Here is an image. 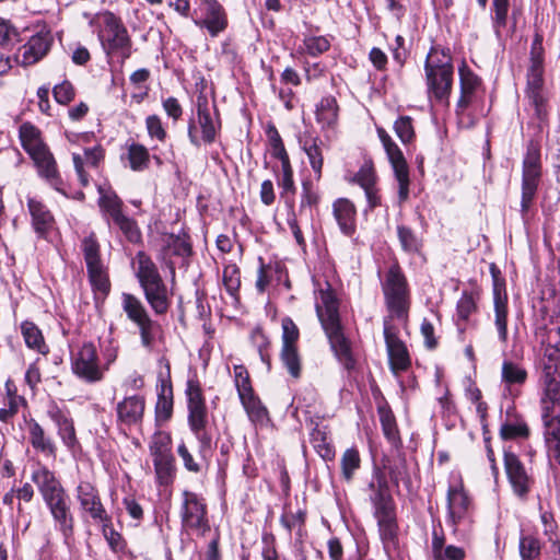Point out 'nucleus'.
Wrapping results in <instances>:
<instances>
[{
	"label": "nucleus",
	"instance_id": "obj_58",
	"mask_svg": "<svg viewBox=\"0 0 560 560\" xmlns=\"http://www.w3.org/2000/svg\"><path fill=\"white\" fill-rule=\"evenodd\" d=\"M282 348L296 347L299 340V328L290 317L282 318Z\"/></svg>",
	"mask_w": 560,
	"mask_h": 560
},
{
	"label": "nucleus",
	"instance_id": "obj_31",
	"mask_svg": "<svg viewBox=\"0 0 560 560\" xmlns=\"http://www.w3.org/2000/svg\"><path fill=\"white\" fill-rule=\"evenodd\" d=\"M27 206L36 233L44 235L52 228L54 217L51 212L40 200H37L36 198H30Z\"/></svg>",
	"mask_w": 560,
	"mask_h": 560
},
{
	"label": "nucleus",
	"instance_id": "obj_3",
	"mask_svg": "<svg viewBox=\"0 0 560 560\" xmlns=\"http://www.w3.org/2000/svg\"><path fill=\"white\" fill-rule=\"evenodd\" d=\"M186 395L189 428L199 442V456L206 460L211 455L212 436L207 431L208 411L198 381L188 380Z\"/></svg>",
	"mask_w": 560,
	"mask_h": 560
},
{
	"label": "nucleus",
	"instance_id": "obj_48",
	"mask_svg": "<svg viewBox=\"0 0 560 560\" xmlns=\"http://www.w3.org/2000/svg\"><path fill=\"white\" fill-rule=\"evenodd\" d=\"M377 520L380 534L383 540H393L396 536V523L393 509L383 512H374Z\"/></svg>",
	"mask_w": 560,
	"mask_h": 560
},
{
	"label": "nucleus",
	"instance_id": "obj_7",
	"mask_svg": "<svg viewBox=\"0 0 560 560\" xmlns=\"http://www.w3.org/2000/svg\"><path fill=\"white\" fill-rule=\"evenodd\" d=\"M104 24L102 45L107 55H117L122 62L131 56V38L120 18L106 11L101 14Z\"/></svg>",
	"mask_w": 560,
	"mask_h": 560
},
{
	"label": "nucleus",
	"instance_id": "obj_33",
	"mask_svg": "<svg viewBox=\"0 0 560 560\" xmlns=\"http://www.w3.org/2000/svg\"><path fill=\"white\" fill-rule=\"evenodd\" d=\"M21 334L27 348L43 355L49 353V346L46 343L42 330L33 322H23Z\"/></svg>",
	"mask_w": 560,
	"mask_h": 560
},
{
	"label": "nucleus",
	"instance_id": "obj_61",
	"mask_svg": "<svg viewBox=\"0 0 560 560\" xmlns=\"http://www.w3.org/2000/svg\"><path fill=\"white\" fill-rule=\"evenodd\" d=\"M145 127L150 138H155L161 142L165 141L167 133L162 119L158 115H149L145 118Z\"/></svg>",
	"mask_w": 560,
	"mask_h": 560
},
{
	"label": "nucleus",
	"instance_id": "obj_41",
	"mask_svg": "<svg viewBox=\"0 0 560 560\" xmlns=\"http://www.w3.org/2000/svg\"><path fill=\"white\" fill-rule=\"evenodd\" d=\"M323 145V141L318 138L305 141L303 145L311 167L316 174L317 179H319L322 176V168L324 164Z\"/></svg>",
	"mask_w": 560,
	"mask_h": 560
},
{
	"label": "nucleus",
	"instance_id": "obj_1",
	"mask_svg": "<svg viewBox=\"0 0 560 560\" xmlns=\"http://www.w3.org/2000/svg\"><path fill=\"white\" fill-rule=\"evenodd\" d=\"M326 289H319L316 293L315 308L317 317L326 332L330 347L337 359L348 370L354 366L349 340L345 337L339 317L338 300L326 283Z\"/></svg>",
	"mask_w": 560,
	"mask_h": 560
},
{
	"label": "nucleus",
	"instance_id": "obj_45",
	"mask_svg": "<svg viewBox=\"0 0 560 560\" xmlns=\"http://www.w3.org/2000/svg\"><path fill=\"white\" fill-rule=\"evenodd\" d=\"M351 184L359 185L362 189L377 184V176L371 161H365L351 177L347 178Z\"/></svg>",
	"mask_w": 560,
	"mask_h": 560
},
{
	"label": "nucleus",
	"instance_id": "obj_49",
	"mask_svg": "<svg viewBox=\"0 0 560 560\" xmlns=\"http://www.w3.org/2000/svg\"><path fill=\"white\" fill-rule=\"evenodd\" d=\"M397 235L400 245L406 253L416 254L420 252L422 242L410 228L398 225Z\"/></svg>",
	"mask_w": 560,
	"mask_h": 560
},
{
	"label": "nucleus",
	"instance_id": "obj_35",
	"mask_svg": "<svg viewBox=\"0 0 560 560\" xmlns=\"http://www.w3.org/2000/svg\"><path fill=\"white\" fill-rule=\"evenodd\" d=\"M32 480L37 486L43 499L62 488L55 474L45 466H38L33 471Z\"/></svg>",
	"mask_w": 560,
	"mask_h": 560
},
{
	"label": "nucleus",
	"instance_id": "obj_5",
	"mask_svg": "<svg viewBox=\"0 0 560 560\" xmlns=\"http://www.w3.org/2000/svg\"><path fill=\"white\" fill-rule=\"evenodd\" d=\"M382 290L388 311L400 318L407 315L409 308V288L401 268L395 264L390 266L382 281Z\"/></svg>",
	"mask_w": 560,
	"mask_h": 560
},
{
	"label": "nucleus",
	"instance_id": "obj_10",
	"mask_svg": "<svg viewBox=\"0 0 560 560\" xmlns=\"http://www.w3.org/2000/svg\"><path fill=\"white\" fill-rule=\"evenodd\" d=\"M182 526L185 530H191L205 536L210 530L207 516V505L201 498L190 491L183 492L180 509Z\"/></svg>",
	"mask_w": 560,
	"mask_h": 560
},
{
	"label": "nucleus",
	"instance_id": "obj_28",
	"mask_svg": "<svg viewBox=\"0 0 560 560\" xmlns=\"http://www.w3.org/2000/svg\"><path fill=\"white\" fill-rule=\"evenodd\" d=\"M30 443L36 452L40 453L46 458L56 459V443L36 421L30 423Z\"/></svg>",
	"mask_w": 560,
	"mask_h": 560
},
{
	"label": "nucleus",
	"instance_id": "obj_40",
	"mask_svg": "<svg viewBox=\"0 0 560 560\" xmlns=\"http://www.w3.org/2000/svg\"><path fill=\"white\" fill-rule=\"evenodd\" d=\"M544 65L540 52H532L530 67L527 73V88L526 91H542L544 89Z\"/></svg>",
	"mask_w": 560,
	"mask_h": 560
},
{
	"label": "nucleus",
	"instance_id": "obj_15",
	"mask_svg": "<svg viewBox=\"0 0 560 560\" xmlns=\"http://www.w3.org/2000/svg\"><path fill=\"white\" fill-rule=\"evenodd\" d=\"M504 468L513 493L525 501L534 486V478L520 458L512 452L504 453Z\"/></svg>",
	"mask_w": 560,
	"mask_h": 560
},
{
	"label": "nucleus",
	"instance_id": "obj_64",
	"mask_svg": "<svg viewBox=\"0 0 560 560\" xmlns=\"http://www.w3.org/2000/svg\"><path fill=\"white\" fill-rule=\"evenodd\" d=\"M381 424L385 436L393 443L399 440L395 417L389 411L381 412Z\"/></svg>",
	"mask_w": 560,
	"mask_h": 560
},
{
	"label": "nucleus",
	"instance_id": "obj_43",
	"mask_svg": "<svg viewBox=\"0 0 560 560\" xmlns=\"http://www.w3.org/2000/svg\"><path fill=\"white\" fill-rule=\"evenodd\" d=\"M528 435V425L522 418L508 419L501 424L500 436L503 440L526 439Z\"/></svg>",
	"mask_w": 560,
	"mask_h": 560
},
{
	"label": "nucleus",
	"instance_id": "obj_16",
	"mask_svg": "<svg viewBox=\"0 0 560 560\" xmlns=\"http://www.w3.org/2000/svg\"><path fill=\"white\" fill-rule=\"evenodd\" d=\"M384 338L392 372L398 374L407 371L411 365L409 352L389 319H384Z\"/></svg>",
	"mask_w": 560,
	"mask_h": 560
},
{
	"label": "nucleus",
	"instance_id": "obj_11",
	"mask_svg": "<svg viewBox=\"0 0 560 560\" xmlns=\"http://www.w3.org/2000/svg\"><path fill=\"white\" fill-rule=\"evenodd\" d=\"M218 122L213 119L206 97H198L197 117L188 121V138L192 145L200 147L201 141L212 143L215 140Z\"/></svg>",
	"mask_w": 560,
	"mask_h": 560
},
{
	"label": "nucleus",
	"instance_id": "obj_4",
	"mask_svg": "<svg viewBox=\"0 0 560 560\" xmlns=\"http://www.w3.org/2000/svg\"><path fill=\"white\" fill-rule=\"evenodd\" d=\"M20 139L22 147L37 166L39 175L45 177L57 190H60L56 161L43 142L39 130L31 124H23L20 127Z\"/></svg>",
	"mask_w": 560,
	"mask_h": 560
},
{
	"label": "nucleus",
	"instance_id": "obj_37",
	"mask_svg": "<svg viewBox=\"0 0 560 560\" xmlns=\"http://www.w3.org/2000/svg\"><path fill=\"white\" fill-rule=\"evenodd\" d=\"M277 183L281 189V198L289 210H292L294 208L295 185L291 164L281 166V174L278 176Z\"/></svg>",
	"mask_w": 560,
	"mask_h": 560
},
{
	"label": "nucleus",
	"instance_id": "obj_20",
	"mask_svg": "<svg viewBox=\"0 0 560 560\" xmlns=\"http://www.w3.org/2000/svg\"><path fill=\"white\" fill-rule=\"evenodd\" d=\"M202 18L195 24L206 28L212 37L218 36L228 27V16L223 7L217 0H203L200 7Z\"/></svg>",
	"mask_w": 560,
	"mask_h": 560
},
{
	"label": "nucleus",
	"instance_id": "obj_19",
	"mask_svg": "<svg viewBox=\"0 0 560 560\" xmlns=\"http://www.w3.org/2000/svg\"><path fill=\"white\" fill-rule=\"evenodd\" d=\"M77 498L83 512L98 523L110 521V516L106 512L98 491L90 482H81L77 487Z\"/></svg>",
	"mask_w": 560,
	"mask_h": 560
},
{
	"label": "nucleus",
	"instance_id": "obj_13",
	"mask_svg": "<svg viewBox=\"0 0 560 560\" xmlns=\"http://www.w3.org/2000/svg\"><path fill=\"white\" fill-rule=\"evenodd\" d=\"M377 133L398 182L399 201H406L409 196V170L407 162L398 145L383 128H378Z\"/></svg>",
	"mask_w": 560,
	"mask_h": 560
},
{
	"label": "nucleus",
	"instance_id": "obj_26",
	"mask_svg": "<svg viewBox=\"0 0 560 560\" xmlns=\"http://www.w3.org/2000/svg\"><path fill=\"white\" fill-rule=\"evenodd\" d=\"M332 212L341 232L352 236L357 229V209L353 202L347 198H339L332 205Z\"/></svg>",
	"mask_w": 560,
	"mask_h": 560
},
{
	"label": "nucleus",
	"instance_id": "obj_21",
	"mask_svg": "<svg viewBox=\"0 0 560 560\" xmlns=\"http://www.w3.org/2000/svg\"><path fill=\"white\" fill-rule=\"evenodd\" d=\"M542 395L540 398L541 412L560 409V370L551 366L545 368L540 375Z\"/></svg>",
	"mask_w": 560,
	"mask_h": 560
},
{
	"label": "nucleus",
	"instance_id": "obj_9",
	"mask_svg": "<svg viewBox=\"0 0 560 560\" xmlns=\"http://www.w3.org/2000/svg\"><path fill=\"white\" fill-rule=\"evenodd\" d=\"M121 306L127 317L139 328L141 345L151 349L160 325L150 318L142 302L130 293L121 294Z\"/></svg>",
	"mask_w": 560,
	"mask_h": 560
},
{
	"label": "nucleus",
	"instance_id": "obj_6",
	"mask_svg": "<svg viewBox=\"0 0 560 560\" xmlns=\"http://www.w3.org/2000/svg\"><path fill=\"white\" fill-rule=\"evenodd\" d=\"M81 249L92 289L96 294L105 298L110 290V282L101 258V246L94 233L82 240Z\"/></svg>",
	"mask_w": 560,
	"mask_h": 560
},
{
	"label": "nucleus",
	"instance_id": "obj_52",
	"mask_svg": "<svg viewBox=\"0 0 560 560\" xmlns=\"http://www.w3.org/2000/svg\"><path fill=\"white\" fill-rule=\"evenodd\" d=\"M370 488L373 491L371 501L374 505V512H383L393 509L390 499L386 493V485L384 481H380L377 487L372 482L370 483Z\"/></svg>",
	"mask_w": 560,
	"mask_h": 560
},
{
	"label": "nucleus",
	"instance_id": "obj_23",
	"mask_svg": "<svg viewBox=\"0 0 560 560\" xmlns=\"http://www.w3.org/2000/svg\"><path fill=\"white\" fill-rule=\"evenodd\" d=\"M541 419L548 455L560 465V409L541 412Z\"/></svg>",
	"mask_w": 560,
	"mask_h": 560
},
{
	"label": "nucleus",
	"instance_id": "obj_59",
	"mask_svg": "<svg viewBox=\"0 0 560 560\" xmlns=\"http://www.w3.org/2000/svg\"><path fill=\"white\" fill-rule=\"evenodd\" d=\"M304 50L312 57H316L327 51L330 47L329 40L325 36H310L303 42Z\"/></svg>",
	"mask_w": 560,
	"mask_h": 560
},
{
	"label": "nucleus",
	"instance_id": "obj_8",
	"mask_svg": "<svg viewBox=\"0 0 560 560\" xmlns=\"http://www.w3.org/2000/svg\"><path fill=\"white\" fill-rule=\"evenodd\" d=\"M541 176L540 150L534 142L527 145L523 161L522 176V212H527L536 195L538 183Z\"/></svg>",
	"mask_w": 560,
	"mask_h": 560
},
{
	"label": "nucleus",
	"instance_id": "obj_39",
	"mask_svg": "<svg viewBox=\"0 0 560 560\" xmlns=\"http://www.w3.org/2000/svg\"><path fill=\"white\" fill-rule=\"evenodd\" d=\"M240 400L252 422L264 423L267 420L268 411L254 392L240 397Z\"/></svg>",
	"mask_w": 560,
	"mask_h": 560
},
{
	"label": "nucleus",
	"instance_id": "obj_14",
	"mask_svg": "<svg viewBox=\"0 0 560 560\" xmlns=\"http://www.w3.org/2000/svg\"><path fill=\"white\" fill-rule=\"evenodd\" d=\"M100 207L109 215L110 220L119 228L125 237L131 243L141 240V232L137 222L122 212V201L115 194L103 195L100 198Z\"/></svg>",
	"mask_w": 560,
	"mask_h": 560
},
{
	"label": "nucleus",
	"instance_id": "obj_25",
	"mask_svg": "<svg viewBox=\"0 0 560 560\" xmlns=\"http://www.w3.org/2000/svg\"><path fill=\"white\" fill-rule=\"evenodd\" d=\"M460 97L456 105L457 113H463L477 97L481 80L466 67L459 68Z\"/></svg>",
	"mask_w": 560,
	"mask_h": 560
},
{
	"label": "nucleus",
	"instance_id": "obj_62",
	"mask_svg": "<svg viewBox=\"0 0 560 560\" xmlns=\"http://www.w3.org/2000/svg\"><path fill=\"white\" fill-rule=\"evenodd\" d=\"M52 94L57 103L61 105H67L71 101H73L75 96V91L73 85L69 81H63L60 84L54 86Z\"/></svg>",
	"mask_w": 560,
	"mask_h": 560
},
{
	"label": "nucleus",
	"instance_id": "obj_42",
	"mask_svg": "<svg viewBox=\"0 0 560 560\" xmlns=\"http://www.w3.org/2000/svg\"><path fill=\"white\" fill-rule=\"evenodd\" d=\"M542 544L534 534H522L518 541V551L522 560H538Z\"/></svg>",
	"mask_w": 560,
	"mask_h": 560
},
{
	"label": "nucleus",
	"instance_id": "obj_29",
	"mask_svg": "<svg viewBox=\"0 0 560 560\" xmlns=\"http://www.w3.org/2000/svg\"><path fill=\"white\" fill-rule=\"evenodd\" d=\"M339 106L334 96H325L316 105V121L323 130L335 129L338 122Z\"/></svg>",
	"mask_w": 560,
	"mask_h": 560
},
{
	"label": "nucleus",
	"instance_id": "obj_12",
	"mask_svg": "<svg viewBox=\"0 0 560 560\" xmlns=\"http://www.w3.org/2000/svg\"><path fill=\"white\" fill-rule=\"evenodd\" d=\"M71 369L86 383H97L104 377L96 347L92 342L83 343L77 352L72 353Z\"/></svg>",
	"mask_w": 560,
	"mask_h": 560
},
{
	"label": "nucleus",
	"instance_id": "obj_22",
	"mask_svg": "<svg viewBox=\"0 0 560 560\" xmlns=\"http://www.w3.org/2000/svg\"><path fill=\"white\" fill-rule=\"evenodd\" d=\"M145 409V400L140 395L125 397L117 404V421L127 428L140 425Z\"/></svg>",
	"mask_w": 560,
	"mask_h": 560
},
{
	"label": "nucleus",
	"instance_id": "obj_27",
	"mask_svg": "<svg viewBox=\"0 0 560 560\" xmlns=\"http://www.w3.org/2000/svg\"><path fill=\"white\" fill-rule=\"evenodd\" d=\"M144 291L145 299L152 310L156 314L166 313L170 301L167 294V288L163 281V279L151 281L147 284L141 285Z\"/></svg>",
	"mask_w": 560,
	"mask_h": 560
},
{
	"label": "nucleus",
	"instance_id": "obj_51",
	"mask_svg": "<svg viewBox=\"0 0 560 560\" xmlns=\"http://www.w3.org/2000/svg\"><path fill=\"white\" fill-rule=\"evenodd\" d=\"M281 361L290 375L299 378L301 375V359L298 347H287L281 349Z\"/></svg>",
	"mask_w": 560,
	"mask_h": 560
},
{
	"label": "nucleus",
	"instance_id": "obj_38",
	"mask_svg": "<svg viewBox=\"0 0 560 560\" xmlns=\"http://www.w3.org/2000/svg\"><path fill=\"white\" fill-rule=\"evenodd\" d=\"M311 443L317 454L325 460H331L335 456L334 447L331 446L326 427L316 424L311 432Z\"/></svg>",
	"mask_w": 560,
	"mask_h": 560
},
{
	"label": "nucleus",
	"instance_id": "obj_24",
	"mask_svg": "<svg viewBox=\"0 0 560 560\" xmlns=\"http://www.w3.org/2000/svg\"><path fill=\"white\" fill-rule=\"evenodd\" d=\"M470 501L460 487H450L447 491L448 522L456 527L467 517Z\"/></svg>",
	"mask_w": 560,
	"mask_h": 560
},
{
	"label": "nucleus",
	"instance_id": "obj_63",
	"mask_svg": "<svg viewBox=\"0 0 560 560\" xmlns=\"http://www.w3.org/2000/svg\"><path fill=\"white\" fill-rule=\"evenodd\" d=\"M394 129H395L397 137L404 143H409L415 137V131H413L412 121H411L410 117L404 116V117H400L399 119H397L395 121Z\"/></svg>",
	"mask_w": 560,
	"mask_h": 560
},
{
	"label": "nucleus",
	"instance_id": "obj_54",
	"mask_svg": "<svg viewBox=\"0 0 560 560\" xmlns=\"http://www.w3.org/2000/svg\"><path fill=\"white\" fill-rule=\"evenodd\" d=\"M154 469L156 477L162 485H166L172 479V474L174 470V457L172 454L167 456H162L153 459Z\"/></svg>",
	"mask_w": 560,
	"mask_h": 560
},
{
	"label": "nucleus",
	"instance_id": "obj_56",
	"mask_svg": "<svg viewBox=\"0 0 560 560\" xmlns=\"http://www.w3.org/2000/svg\"><path fill=\"white\" fill-rule=\"evenodd\" d=\"M234 384L238 394V397L248 395L254 392L250 383L248 371L244 365H234Z\"/></svg>",
	"mask_w": 560,
	"mask_h": 560
},
{
	"label": "nucleus",
	"instance_id": "obj_46",
	"mask_svg": "<svg viewBox=\"0 0 560 560\" xmlns=\"http://www.w3.org/2000/svg\"><path fill=\"white\" fill-rule=\"evenodd\" d=\"M127 158L132 171L139 172L147 168L149 165V151L143 144H130L128 147Z\"/></svg>",
	"mask_w": 560,
	"mask_h": 560
},
{
	"label": "nucleus",
	"instance_id": "obj_30",
	"mask_svg": "<svg viewBox=\"0 0 560 560\" xmlns=\"http://www.w3.org/2000/svg\"><path fill=\"white\" fill-rule=\"evenodd\" d=\"M103 159L104 150L100 145L84 150V156L79 153L72 154L74 168L82 186L89 184V176L84 171V165L96 167Z\"/></svg>",
	"mask_w": 560,
	"mask_h": 560
},
{
	"label": "nucleus",
	"instance_id": "obj_2",
	"mask_svg": "<svg viewBox=\"0 0 560 560\" xmlns=\"http://www.w3.org/2000/svg\"><path fill=\"white\" fill-rule=\"evenodd\" d=\"M424 71L429 98L447 104L454 73L450 50L440 46L431 47L425 59Z\"/></svg>",
	"mask_w": 560,
	"mask_h": 560
},
{
	"label": "nucleus",
	"instance_id": "obj_34",
	"mask_svg": "<svg viewBox=\"0 0 560 560\" xmlns=\"http://www.w3.org/2000/svg\"><path fill=\"white\" fill-rule=\"evenodd\" d=\"M494 326L498 331L499 340L502 343L508 341V299L501 295L498 289H494Z\"/></svg>",
	"mask_w": 560,
	"mask_h": 560
},
{
	"label": "nucleus",
	"instance_id": "obj_50",
	"mask_svg": "<svg viewBox=\"0 0 560 560\" xmlns=\"http://www.w3.org/2000/svg\"><path fill=\"white\" fill-rule=\"evenodd\" d=\"M388 472L393 482L396 485L401 482L408 490L411 489L412 481L405 458L400 457L389 465Z\"/></svg>",
	"mask_w": 560,
	"mask_h": 560
},
{
	"label": "nucleus",
	"instance_id": "obj_57",
	"mask_svg": "<svg viewBox=\"0 0 560 560\" xmlns=\"http://www.w3.org/2000/svg\"><path fill=\"white\" fill-rule=\"evenodd\" d=\"M150 453L153 459L172 454L171 438L165 433H158L150 443Z\"/></svg>",
	"mask_w": 560,
	"mask_h": 560
},
{
	"label": "nucleus",
	"instance_id": "obj_17",
	"mask_svg": "<svg viewBox=\"0 0 560 560\" xmlns=\"http://www.w3.org/2000/svg\"><path fill=\"white\" fill-rule=\"evenodd\" d=\"M50 45L51 38L48 34H37L32 36L31 39L20 48L21 54L14 55L13 57L8 56L5 58L8 67H12V60L16 65H22L24 67L36 63L47 55L50 49Z\"/></svg>",
	"mask_w": 560,
	"mask_h": 560
},
{
	"label": "nucleus",
	"instance_id": "obj_53",
	"mask_svg": "<svg viewBox=\"0 0 560 560\" xmlns=\"http://www.w3.org/2000/svg\"><path fill=\"white\" fill-rule=\"evenodd\" d=\"M155 412L158 419L168 420L173 412V397L172 388L168 389L165 385L162 386V390L159 394V398L155 406Z\"/></svg>",
	"mask_w": 560,
	"mask_h": 560
},
{
	"label": "nucleus",
	"instance_id": "obj_32",
	"mask_svg": "<svg viewBox=\"0 0 560 560\" xmlns=\"http://www.w3.org/2000/svg\"><path fill=\"white\" fill-rule=\"evenodd\" d=\"M528 377L526 369L511 360H504L501 368V382L506 389L513 390L515 386H523Z\"/></svg>",
	"mask_w": 560,
	"mask_h": 560
},
{
	"label": "nucleus",
	"instance_id": "obj_60",
	"mask_svg": "<svg viewBox=\"0 0 560 560\" xmlns=\"http://www.w3.org/2000/svg\"><path fill=\"white\" fill-rule=\"evenodd\" d=\"M101 524L103 525V535L110 549L114 552L122 551L125 549V541L121 535L112 527L110 521Z\"/></svg>",
	"mask_w": 560,
	"mask_h": 560
},
{
	"label": "nucleus",
	"instance_id": "obj_36",
	"mask_svg": "<svg viewBox=\"0 0 560 560\" xmlns=\"http://www.w3.org/2000/svg\"><path fill=\"white\" fill-rule=\"evenodd\" d=\"M133 264L140 285L162 279L158 267L144 252L137 253Z\"/></svg>",
	"mask_w": 560,
	"mask_h": 560
},
{
	"label": "nucleus",
	"instance_id": "obj_44",
	"mask_svg": "<svg viewBox=\"0 0 560 560\" xmlns=\"http://www.w3.org/2000/svg\"><path fill=\"white\" fill-rule=\"evenodd\" d=\"M526 100L529 109L533 110V115L540 122H544L548 116V98L546 91H526Z\"/></svg>",
	"mask_w": 560,
	"mask_h": 560
},
{
	"label": "nucleus",
	"instance_id": "obj_47",
	"mask_svg": "<svg viewBox=\"0 0 560 560\" xmlns=\"http://www.w3.org/2000/svg\"><path fill=\"white\" fill-rule=\"evenodd\" d=\"M361 458L357 448H348L343 452L340 466L341 474L345 480L350 481L354 472L360 468Z\"/></svg>",
	"mask_w": 560,
	"mask_h": 560
},
{
	"label": "nucleus",
	"instance_id": "obj_18",
	"mask_svg": "<svg viewBox=\"0 0 560 560\" xmlns=\"http://www.w3.org/2000/svg\"><path fill=\"white\" fill-rule=\"evenodd\" d=\"M56 525L62 532L65 537H69L73 532V517L70 512L69 498L63 488L44 498Z\"/></svg>",
	"mask_w": 560,
	"mask_h": 560
},
{
	"label": "nucleus",
	"instance_id": "obj_55",
	"mask_svg": "<svg viewBox=\"0 0 560 560\" xmlns=\"http://www.w3.org/2000/svg\"><path fill=\"white\" fill-rule=\"evenodd\" d=\"M223 284L231 295H235L241 287V272L235 264H228L223 268Z\"/></svg>",
	"mask_w": 560,
	"mask_h": 560
}]
</instances>
